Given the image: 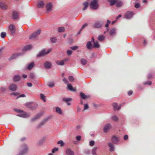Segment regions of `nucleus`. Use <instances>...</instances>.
<instances>
[{"label":"nucleus","instance_id":"nucleus-1","mask_svg":"<svg viewBox=\"0 0 155 155\" xmlns=\"http://www.w3.org/2000/svg\"><path fill=\"white\" fill-rule=\"evenodd\" d=\"M28 148L27 146L25 144H23L20 150V152L17 155H24L27 153Z\"/></svg>","mask_w":155,"mask_h":155},{"label":"nucleus","instance_id":"nucleus-2","mask_svg":"<svg viewBox=\"0 0 155 155\" xmlns=\"http://www.w3.org/2000/svg\"><path fill=\"white\" fill-rule=\"evenodd\" d=\"M91 8L92 9H97L98 7V1L97 0H93L91 1L90 4Z\"/></svg>","mask_w":155,"mask_h":155},{"label":"nucleus","instance_id":"nucleus-3","mask_svg":"<svg viewBox=\"0 0 155 155\" xmlns=\"http://www.w3.org/2000/svg\"><path fill=\"white\" fill-rule=\"evenodd\" d=\"M103 24V22L102 21H96L92 26L94 28H100L102 26Z\"/></svg>","mask_w":155,"mask_h":155},{"label":"nucleus","instance_id":"nucleus-4","mask_svg":"<svg viewBox=\"0 0 155 155\" xmlns=\"http://www.w3.org/2000/svg\"><path fill=\"white\" fill-rule=\"evenodd\" d=\"M51 51V49H49L47 51H46L45 50H43L39 53V54L37 55V57H40L45 56L48 54Z\"/></svg>","mask_w":155,"mask_h":155},{"label":"nucleus","instance_id":"nucleus-5","mask_svg":"<svg viewBox=\"0 0 155 155\" xmlns=\"http://www.w3.org/2000/svg\"><path fill=\"white\" fill-rule=\"evenodd\" d=\"M41 30L39 29L37 31H35L29 37V39H32L35 38L36 36L39 35L41 33Z\"/></svg>","mask_w":155,"mask_h":155},{"label":"nucleus","instance_id":"nucleus-6","mask_svg":"<svg viewBox=\"0 0 155 155\" xmlns=\"http://www.w3.org/2000/svg\"><path fill=\"white\" fill-rule=\"evenodd\" d=\"M111 140L113 143L116 144L119 142V137H117L115 135H113L111 137Z\"/></svg>","mask_w":155,"mask_h":155},{"label":"nucleus","instance_id":"nucleus-7","mask_svg":"<svg viewBox=\"0 0 155 155\" xmlns=\"http://www.w3.org/2000/svg\"><path fill=\"white\" fill-rule=\"evenodd\" d=\"M9 28L11 34H14L15 31V26L13 25H10L9 26Z\"/></svg>","mask_w":155,"mask_h":155},{"label":"nucleus","instance_id":"nucleus-8","mask_svg":"<svg viewBox=\"0 0 155 155\" xmlns=\"http://www.w3.org/2000/svg\"><path fill=\"white\" fill-rule=\"evenodd\" d=\"M53 7L52 4L51 2H49L46 4V8L47 11L49 12L51 11Z\"/></svg>","mask_w":155,"mask_h":155},{"label":"nucleus","instance_id":"nucleus-9","mask_svg":"<svg viewBox=\"0 0 155 155\" xmlns=\"http://www.w3.org/2000/svg\"><path fill=\"white\" fill-rule=\"evenodd\" d=\"M133 15V12H127L125 14V17L126 18H130Z\"/></svg>","mask_w":155,"mask_h":155},{"label":"nucleus","instance_id":"nucleus-10","mask_svg":"<svg viewBox=\"0 0 155 155\" xmlns=\"http://www.w3.org/2000/svg\"><path fill=\"white\" fill-rule=\"evenodd\" d=\"M111 125L110 124H107L104 126L103 130L105 133H106L111 128Z\"/></svg>","mask_w":155,"mask_h":155},{"label":"nucleus","instance_id":"nucleus-11","mask_svg":"<svg viewBox=\"0 0 155 155\" xmlns=\"http://www.w3.org/2000/svg\"><path fill=\"white\" fill-rule=\"evenodd\" d=\"M15 110L18 113H21L22 112L21 114H19L18 115V116H19L22 117H25L26 116V114L25 112H22L21 110L20 109H15Z\"/></svg>","mask_w":155,"mask_h":155},{"label":"nucleus","instance_id":"nucleus-12","mask_svg":"<svg viewBox=\"0 0 155 155\" xmlns=\"http://www.w3.org/2000/svg\"><path fill=\"white\" fill-rule=\"evenodd\" d=\"M17 86L13 84H11L9 86L10 90L12 91H15L17 89Z\"/></svg>","mask_w":155,"mask_h":155},{"label":"nucleus","instance_id":"nucleus-13","mask_svg":"<svg viewBox=\"0 0 155 155\" xmlns=\"http://www.w3.org/2000/svg\"><path fill=\"white\" fill-rule=\"evenodd\" d=\"M51 63L49 61H46L44 64V67L46 68H50L51 67Z\"/></svg>","mask_w":155,"mask_h":155},{"label":"nucleus","instance_id":"nucleus-14","mask_svg":"<svg viewBox=\"0 0 155 155\" xmlns=\"http://www.w3.org/2000/svg\"><path fill=\"white\" fill-rule=\"evenodd\" d=\"M66 153L67 155H74V153L73 151L70 148L67 149L66 151Z\"/></svg>","mask_w":155,"mask_h":155},{"label":"nucleus","instance_id":"nucleus-15","mask_svg":"<svg viewBox=\"0 0 155 155\" xmlns=\"http://www.w3.org/2000/svg\"><path fill=\"white\" fill-rule=\"evenodd\" d=\"M0 8L2 9H6L7 8V5L5 3L1 2L0 3Z\"/></svg>","mask_w":155,"mask_h":155},{"label":"nucleus","instance_id":"nucleus-16","mask_svg":"<svg viewBox=\"0 0 155 155\" xmlns=\"http://www.w3.org/2000/svg\"><path fill=\"white\" fill-rule=\"evenodd\" d=\"M82 4L84 6L82 9L83 10L85 11L86 9L88 6V2H84Z\"/></svg>","mask_w":155,"mask_h":155},{"label":"nucleus","instance_id":"nucleus-17","mask_svg":"<svg viewBox=\"0 0 155 155\" xmlns=\"http://www.w3.org/2000/svg\"><path fill=\"white\" fill-rule=\"evenodd\" d=\"M80 95L81 96V97L84 99H86L87 98H88L90 97V96L89 95H85L84 93L82 92H81L80 93Z\"/></svg>","mask_w":155,"mask_h":155},{"label":"nucleus","instance_id":"nucleus-18","mask_svg":"<svg viewBox=\"0 0 155 155\" xmlns=\"http://www.w3.org/2000/svg\"><path fill=\"white\" fill-rule=\"evenodd\" d=\"M32 48V46L31 45H29L25 46L23 49V51H26L30 50Z\"/></svg>","mask_w":155,"mask_h":155},{"label":"nucleus","instance_id":"nucleus-19","mask_svg":"<svg viewBox=\"0 0 155 155\" xmlns=\"http://www.w3.org/2000/svg\"><path fill=\"white\" fill-rule=\"evenodd\" d=\"M65 61L64 60L57 61H56V63L58 65H63L64 64Z\"/></svg>","mask_w":155,"mask_h":155},{"label":"nucleus","instance_id":"nucleus-20","mask_svg":"<svg viewBox=\"0 0 155 155\" xmlns=\"http://www.w3.org/2000/svg\"><path fill=\"white\" fill-rule=\"evenodd\" d=\"M45 3L42 1L39 2L38 4V8H42L45 5Z\"/></svg>","mask_w":155,"mask_h":155},{"label":"nucleus","instance_id":"nucleus-21","mask_svg":"<svg viewBox=\"0 0 155 155\" xmlns=\"http://www.w3.org/2000/svg\"><path fill=\"white\" fill-rule=\"evenodd\" d=\"M108 145L110 147L109 150L110 151H113L114 150V146L111 143H108Z\"/></svg>","mask_w":155,"mask_h":155},{"label":"nucleus","instance_id":"nucleus-22","mask_svg":"<svg viewBox=\"0 0 155 155\" xmlns=\"http://www.w3.org/2000/svg\"><path fill=\"white\" fill-rule=\"evenodd\" d=\"M21 77L18 75H15L14 77V81L15 82H17L19 80Z\"/></svg>","mask_w":155,"mask_h":155},{"label":"nucleus","instance_id":"nucleus-23","mask_svg":"<svg viewBox=\"0 0 155 155\" xmlns=\"http://www.w3.org/2000/svg\"><path fill=\"white\" fill-rule=\"evenodd\" d=\"M34 62H32L30 63L28 65L27 67V69L28 70H31L34 67Z\"/></svg>","mask_w":155,"mask_h":155},{"label":"nucleus","instance_id":"nucleus-24","mask_svg":"<svg viewBox=\"0 0 155 155\" xmlns=\"http://www.w3.org/2000/svg\"><path fill=\"white\" fill-rule=\"evenodd\" d=\"M114 4H115L117 7H120L122 5V2L120 1H118V0H116Z\"/></svg>","mask_w":155,"mask_h":155},{"label":"nucleus","instance_id":"nucleus-25","mask_svg":"<svg viewBox=\"0 0 155 155\" xmlns=\"http://www.w3.org/2000/svg\"><path fill=\"white\" fill-rule=\"evenodd\" d=\"M87 47L88 49H91L92 48V44L90 41H89L87 42Z\"/></svg>","mask_w":155,"mask_h":155},{"label":"nucleus","instance_id":"nucleus-26","mask_svg":"<svg viewBox=\"0 0 155 155\" xmlns=\"http://www.w3.org/2000/svg\"><path fill=\"white\" fill-rule=\"evenodd\" d=\"M13 16L14 18L15 19H17L18 16V13L15 11L14 12H13Z\"/></svg>","mask_w":155,"mask_h":155},{"label":"nucleus","instance_id":"nucleus-27","mask_svg":"<svg viewBox=\"0 0 155 155\" xmlns=\"http://www.w3.org/2000/svg\"><path fill=\"white\" fill-rule=\"evenodd\" d=\"M68 87L70 91H75V90L73 88L72 86L70 84H68Z\"/></svg>","mask_w":155,"mask_h":155},{"label":"nucleus","instance_id":"nucleus-28","mask_svg":"<svg viewBox=\"0 0 155 155\" xmlns=\"http://www.w3.org/2000/svg\"><path fill=\"white\" fill-rule=\"evenodd\" d=\"M56 111L58 113L61 114L62 113V111L61 109L58 107L56 108Z\"/></svg>","mask_w":155,"mask_h":155},{"label":"nucleus","instance_id":"nucleus-29","mask_svg":"<svg viewBox=\"0 0 155 155\" xmlns=\"http://www.w3.org/2000/svg\"><path fill=\"white\" fill-rule=\"evenodd\" d=\"M97 149V147H94L92 150V153L93 155H97L96 153V151Z\"/></svg>","mask_w":155,"mask_h":155},{"label":"nucleus","instance_id":"nucleus-30","mask_svg":"<svg viewBox=\"0 0 155 155\" xmlns=\"http://www.w3.org/2000/svg\"><path fill=\"white\" fill-rule=\"evenodd\" d=\"M110 23V21L109 20H107V23L105 25V27H106V29L107 30V31H108L109 30V28L108 27V26L109 24Z\"/></svg>","mask_w":155,"mask_h":155},{"label":"nucleus","instance_id":"nucleus-31","mask_svg":"<svg viewBox=\"0 0 155 155\" xmlns=\"http://www.w3.org/2000/svg\"><path fill=\"white\" fill-rule=\"evenodd\" d=\"M98 39L100 41H102L104 39V37L103 35H100L98 38Z\"/></svg>","mask_w":155,"mask_h":155},{"label":"nucleus","instance_id":"nucleus-32","mask_svg":"<svg viewBox=\"0 0 155 155\" xmlns=\"http://www.w3.org/2000/svg\"><path fill=\"white\" fill-rule=\"evenodd\" d=\"M94 48H99L100 45L98 42L97 41H96L95 42H94Z\"/></svg>","mask_w":155,"mask_h":155},{"label":"nucleus","instance_id":"nucleus-33","mask_svg":"<svg viewBox=\"0 0 155 155\" xmlns=\"http://www.w3.org/2000/svg\"><path fill=\"white\" fill-rule=\"evenodd\" d=\"M81 63L83 65H85L87 63L86 60L84 59H81Z\"/></svg>","mask_w":155,"mask_h":155},{"label":"nucleus","instance_id":"nucleus-34","mask_svg":"<svg viewBox=\"0 0 155 155\" xmlns=\"http://www.w3.org/2000/svg\"><path fill=\"white\" fill-rule=\"evenodd\" d=\"M115 33V30L114 28H112L110 31V35H112L114 34Z\"/></svg>","mask_w":155,"mask_h":155},{"label":"nucleus","instance_id":"nucleus-35","mask_svg":"<svg viewBox=\"0 0 155 155\" xmlns=\"http://www.w3.org/2000/svg\"><path fill=\"white\" fill-rule=\"evenodd\" d=\"M50 40L52 43H54L56 42L57 39L55 37H53L50 38Z\"/></svg>","mask_w":155,"mask_h":155},{"label":"nucleus","instance_id":"nucleus-36","mask_svg":"<svg viewBox=\"0 0 155 155\" xmlns=\"http://www.w3.org/2000/svg\"><path fill=\"white\" fill-rule=\"evenodd\" d=\"M40 97L41 98L43 101L44 102L46 101L45 97L43 94H41Z\"/></svg>","mask_w":155,"mask_h":155},{"label":"nucleus","instance_id":"nucleus-37","mask_svg":"<svg viewBox=\"0 0 155 155\" xmlns=\"http://www.w3.org/2000/svg\"><path fill=\"white\" fill-rule=\"evenodd\" d=\"M64 31V28L63 27H60L58 28V31L59 32H61Z\"/></svg>","mask_w":155,"mask_h":155},{"label":"nucleus","instance_id":"nucleus-38","mask_svg":"<svg viewBox=\"0 0 155 155\" xmlns=\"http://www.w3.org/2000/svg\"><path fill=\"white\" fill-rule=\"evenodd\" d=\"M116 0H108L109 2H110L111 5H112L114 4Z\"/></svg>","mask_w":155,"mask_h":155},{"label":"nucleus","instance_id":"nucleus-39","mask_svg":"<svg viewBox=\"0 0 155 155\" xmlns=\"http://www.w3.org/2000/svg\"><path fill=\"white\" fill-rule=\"evenodd\" d=\"M32 104V102L28 103H27L26 104V106L28 107L31 108H32L33 109H34V108H33V107H32L31 106V105Z\"/></svg>","mask_w":155,"mask_h":155},{"label":"nucleus","instance_id":"nucleus-40","mask_svg":"<svg viewBox=\"0 0 155 155\" xmlns=\"http://www.w3.org/2000/svg\"><path fill=\"white\" fill-rule=\"evenodd\" d=\"M58 144H60L61 146L62 147L64 145V143L63 141L60 140L58 141L57 143Z\"/></svg>","mask_w":155,"mask_h":155},{"label":"nucleus","instance_id":"nucleus-41","mask_svg":"<svg viewBox=\"0 0 155 155\" xmlns=\"http://www.w3.org/2000/svg\"><path fill=\"white\" fill-rule=\"evenodd\" d=\"M68 79L71 82L73 81L74 80V78L72 76H69L68 77Z\"/></svg>","mask_w":155,"mask_h":155},{"label":"nucleus","instance_id":"nucleus-42","mask_svg":"<svg viewBox=\"0 0 155 155\" xmlns=\"http://www.w3.org/2000/svg\"><path fill=\"white\" fill-rule=\"evenodd\" d=\"M71 99L70 98H64L63 99V100L64 101L66 102H68V101L71 100Z\"/></svg>","mask_w":155,"mask_h":155},{"label":"nucleus","instance_id":"nucleus-43","mask_svg":"<svg viewBox=\"0 0 155 155\" xmlns=\"http://www.w3.org/2000/svg\"><path fill=\"white\" fill-rule=\"evenodd\" d=\"M78 48V46H76L71 47L70 48L72 50H76Z\"/></svg>","mask_w":155,"mask_h":155},{"label":"nucleus","instance_id":"nucleus-44","mask_svg":"<svg viewBox=\"0 0 155 155\" xmlns=\"http://www.w3.org/2000/svg\"><path fill=\"white\" fill-rule=\"evenodd\" d=\"M17 57V55L16 54H13L11 57L9 58L10 60H12V59L15 58Z\"/></svg>","mask_w":155,"mask_h":155},{"label":"nucleus","instance_id":"nucleus-45","mask_svg":"<svg viewBox=\"0 0 155 155\" xmlns=\"http://www.w3.org/2000/svg\"><path fill=\"white\" fill-rule=\"evenodd\" d=\"M113 106L114 107V110L117 109V104L116 103H114L113 104Z\"/></svg>","mask_w":155,"mask_h":155},{"label":"nucleus","instance_id":"nucleus-46","mask_svg":"<svg viewBox=\"0 0 155 155\" xmlns=\"http://www.w3.org/2000/svg\"><path fill=\"white\" fill-rule=\"evenodd\" d=\"M6 33L5 32H2L1 34V37L2 38H5L6 36Z\"/></svg>","mask_w":155,"mask_h":155},{"label":"nucleus","instance_id":"nucleus-47","mask_svg":"<svg viewBox=\"0 0 155 155\" xmlns=\"http://www.w3.org/2000/svg\"><path fill=\"white\" fill-rule=\"evenodd\" d=\"M58 148L57 147H55L52 149V153H54L55 152L58 151Z\"/></svg>","mask_w":155,"mask_h":155},{"label":"nucleus","instance_id":"nucleus-48","mask_svg":"<svg viewBox=\"0 0 155 155\" xmlns=\"http://www.w3.org/2000/svg\"><path fill=\"white\" fill-rule=\"evenodd\" d=\"M152 82L150 81H147L145 82L144 83V84L145 85L146 84H148L149 85H150L151 84Z\"/></svg>","mask_w":155,"mask_h":155},{"label":"nucleus","instance_id":"nucleus-49","mask_svg":"<svg viewBox=\"0 0 155 155\" xmlns=\"http://www.w3.org/2000/svg\"><path fill=\"white\" fill-rule=\"evenodd\" d=\"M94 144V141L93 140H91L90 141V145L93 146Z\"/></svg>","mask_w":155,"mask_h":155},{"label":"nucleus","instance_id":"nucleus-50","mask_svg":"<svg viewBox=\"0 0 155 155\" xmlns=\"http://www.w3.org/2000/svg\"><path fill=\"white\" fill-rule=\"evenodd\" d=\"M54 84L53 82H51V83H50L48 84V86L50 87H53L54 86Z\"/></svg>","mask_w":155,"mask_h":155},{"label":"nucleus","instance_id":"nucleus-51","mask_svg":"<svg viewBox=\"0 0 155 155\" xmlns=\"http://www.w3.org/2000/svg\"><path fill=\"white\" fill-rule=\"evenodd\" d=\"M87 25H88V24L87 23H85V24H84L82 25L81 28V31L84 28H85L86 26H87Z\"/></svg>","mask_w":155,"mask_h":155},{"label":"nucleus","instance_id":"nucleus-52","mask_svg":"<svg viewBox=\"0 0 155 155\" xmlns=\"http://www.w3.org/2000/svg\"><path fill=\"white\" fill-rule=\"evenodd\" d=\"M25 97V95L24 94H21V95H19V96L17 97L16 98V99H17L19 98L20 97Z\"/></svg>","mask_w":155,"mask_h":155},{"label":"nucleus","instance_id":"nucleus-53","mask_svg":"<svg viewBox=\"0 0 155 155\" xmlns=\"http://www.w3.org/2000/svg\"><path fill=\"white\" fill-rule=\"evenodd\" d=\"M112 119L115 121H117L118 120V118L116 116H114L112 117Z\"/></svg>","mask_w":155,"mask_h":155},{"label":"nucleus","instance_id":"nucleus-54","mask_svg":"<svg viewBox=\"0 0 155 155\" xmlns=\"http://www.w3.org/2000/svg\"><path fill=\"white\" fill-rule=\"evenodd\" d=\"M72 52V51L71 50H68L67 51V53L69 55H71Z\"/></svg>","mask_w":155,"mask_h":155},{"label":"nucleus","instance_id":"nucleus-55","mask_svg":"<svg viewBox=\"0 0 155 155\" xmlns=\"http://www.w3.org/2000/svg\"><path fill=\"white\" fill-rule=\"evenodd\" d=\"M81 137L80 136H77L76 137V139L77 140H80L81 139Z\"/></svg>","mask_w":155,"mask_h":155},{"label":"nucleus","instance_id":"nucleus-56","mask_svg":"<svg viewBox=\"0 0 155 155\" xmlns=\"http://www.w3.org/2000/svg\"><path fill=\"white\" fill-rule=\"evenodd\" d=\"M45 121H42L41 122L40 124L39 125V126L41 127L45 123Z\"/></svg>","mask_w":155,"mask_h":155},{"label":"nucleus","instance_id":"nucleus-57","mask_svg":"<svg viewBox=\"0 0 155 155\" xmlns=\"http://www.w3.org/2000/svg\"><path fill=\"white\" fill-rule=\"evenodd\" d=\"M88 108V106L87 104H85L84 106V110L87 109Z\"/></svg>","mask_w":155,"mask_h":155},{"label":"nucleus","instance_id":"nucleus-58","mask_svg":"<svg viewBox=\"0 0 155 155\" xmlns=\"http://www.w3.org/2000/svg\"><path fill=\"white\" fill-rule=\"evenodd\" d=\"M140 5L139 3H137L135 5V8H138L140 7Z\"/></svg>","mask_w":155,"mask_h":155},{"label":"nucleus","instance_id":"nucleus-59","mask_svg":"<svg viewBox=\"0 0 155 155\" xmlns=\"http://www.w3.org/2000/svg\"><path fill=\"white\" fill-rule=\"evenodd\" d=\"M11 94L12 95H14L15 96H17L19 95V94L17 92H12Z\"/></svg>","mask_w":155,"mask_h":155},{"label":"nucleus","instance_id":"nucleus-60","mask_svg":"<svg viewBox=\"0 0 155 155\" xmlns=\"http://www.w3.org/2000/svg\"><path fill=\"white\" fill-rule=\"evenodd\" d=\"M125 104V103L124 102L123 103L121 104L120 106L118 107H117V110H120L121 108V106H123Z\"/></svg>","mask_w":155,"mask_h":155},{"label":"nucleus","instance_id":"nucleus-61","mask_svg":"<svg viewBox=\"0 0 155 155\" xmlns=\"http://www.w3.org/2000/svg\"><path fill=\"white\" fill-rule=\"evenodd\" d=\"M128 136L127 135H125L124 136V139L125 140H127L128 139Z\"/></svg>","mask_w":155,"mask_h":155},{"label":"nucleus","instance_id":"nucleus-62","mask_svg":"<svg viewBox=\"0 0 155 155\" xmlns=\"http://www.w3.org/2000/svg\"><path fill=\"white\" fill-rule=\"evenodd\" d=\"M30 77L31 78H33L35 77V75L32 73L31 74H30Z\"/></svg>","mask_w":155,"mask_h":155},{"label":"nucleus","instance_id":"nucleus-63","mask_svg":"<svg viewBox=\"0 0 155 155\" xmlns=\"http://www.w3.org/2000/svg\"><path fill=\"white\" fill-rule=\"evenodd\" d=\"M63 81L66 84H67L68 82L67 79L65 78H63Z\"/></svg>","mask_w":155,"mask_h":155},{"label":"nucleus","instance_id":"nucleus-64","mask_svg":"<svg viewBox=\"0 0 155 155\" xmlns=\"http://www.w3.org/2000/svg\"><path fill=\"white\" fill-rule=\"evenodd\" d=\"M133 91H130L128 92V94L129 95H130L132 94Z\"/></svg>","mask_w":155,"mask_h":155}]
</instances>
